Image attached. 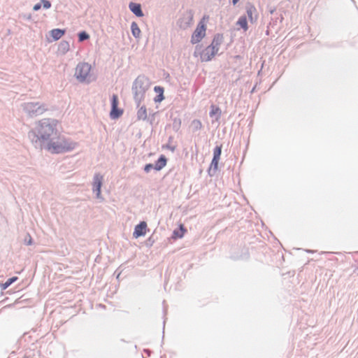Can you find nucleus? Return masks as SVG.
<instances>
[{
  "mask_svg": "<svg viewBox=\"0 0 358 358\" xmlns=\"http://www.w3.org/2000/svg\"><path fill=\"white\" fill-rule=\"evenodd\" d=\"M57 120L43 118L36 122L34 129L28 133V137L36 148L48 150V145L52 143L57 137Z\"/></svg>",
  "mask_w": 358,
  "mask_h": 358,
  "instance_id": "f257e3e1",
  "label": "nucleus"
},
{
  "mask_svg": "<svg viewBox=\"0 0 358 358\" xmlns=\"http://www.w3.org/2000/svg\"><path fill=\"white\" fill-rule=\"evenodd\" d=\"M150 86V82L148 77L144 75H139L133 82L131 92L136 107L144 101L145 92Z\"/></svg>",
  "mask_w": 358,
  "mask_h": 358,
  "instance_id": "f03ea898",
  "label": "nucleus"
},
{
  "mask_svg": "<svg viewBox=\"0 0 358 358\" xmlns=\"http://www.w3.org/2000/svg\"><path fill=\"white\" fill-rule=\"evenodd\" d=\"M78 146V143L61 136L59 133L52 143L48 145V151L52 154L66 153L73 150Z\"/></svg>",
  "mask_w": 358,
  "mask_h": 358,
  "instance_id": "7ed1b4c3",
  "label": "nucleus"
},
{
  "mask_svg": "<svg viewBox=\"0 0 358 358\" xmlns=\"http://www.w3.org/2000/svg\"><path fill=\"white\" fill-rule=\"evenodd\" d=\"M21 108L27 116L30 117L41 115L48 110L46 104L39 101L22 103Z\"/></svg>",
  "mask_w": 358,
  "mask_h": 358,
  "instance_id": "20e7f679",
  "label": "nucleus"
},
{
  "mask_svg": "<svg viewBox=\"0 0 358 358\" xmlns=\"http://www.w3.org/2000/svg\"><path fill=\"white\" fill-rule=\"evenodd\" d=\"M217 53L214 48L210 45L207 46L205 49H201V45H197L195 47L194 56L200 55L201 62H209Z\"/></svg>",
  "mask_w": 358,
  "mask_h": 358,
  "instance_id": "39448f33",
  "label": "nucleus"
},
{
  "mask_svg": "<svg viewBox=\"0 0 358 358\" xmlns=\"http://www.w3.org/2000/svg\"><path fill=\"white\" fill-rule=\"evenodd\" d=\"M90 71L91 66L88 63H79L76 68L75 76L80 82H84Z\"/></svg>",
  "mask_w": 358,
  "mask_h": 358,
  "instance_id": "423d86ee",
  "label": "nucleus"
},
{
  "mask_svg": "<svg viewBox=\"0 0 358 358\" xmlns=\"http://www.w3.org/2000/svg\"><path fill=\"white\" fill-rule=\"evenodd\" d=\"M194 13L192 10H187L184 12L182 16L178 19L177 24L182 29H187L193 22Z\"/></svg>",
  "mask_w": 358,
  "mask_h": 358,
  "instance_id": "0eeeda50",
  "label": "nucleus"
},
{
  "mask_svg": "<svg viewBox=\"0 0 358 358\" xmlns=\"http://www.w3.org/2000/svg\"><path fill=\"white\" fill-rule=\"evenodd\" d=\"M206 27L204 24L202 22H200L194 31L193 32L192 37H191V43L192 44H196L199 43L201 39L205 36L206 35Z\"/></svg>",
  "mask_w": 358,
  "mask_h": 358,
  "instance_id": "6e6552de",
  "label": "nucleus"
},
{
  "mask_svg": "<svg viewBox=\"0 0 358 358\" xmlns=\"http://www.w3.org/2000/svg\"><path fill=\"white\" fill-rule=\"evenodd\" d=\"M103 176L100 173H95L93 177L92 191L96 194V197L99 199L103 200L101 195V188L102 186Z\"/></svg>",
  "mask_w": 358,
  "mask_h": 358,
  "instance_id": "1a4fd4ad",
  "label": "nucleus"
},
{
  "mask_svg": "<svg viewBox=\"0 0 358 358\" xmlns=\"http://www.w3.org/2000/svg\"><path fill=\"white\" fill-rule=\"evenodd\" d=\"M138 108L136 113V117L138 120H147L150 122V124H152L154 120L155 113L152 115V117H148L147 114V108L145 106H139V107H136Z\"/></svg>",
  "mask_w": 358,
  "mask_h": 358,
  "instance_id": "9d476101",
  "label": "nucleus"
},
{
  "mask_svg": "<svg viewBox=\"0 0 358 358\" xmlns=\"http://www.w3.org/2000/svg\"><path fill=\"white\" fill-rule=\"evenodd\" d=\"M147 223L144 221L140 222L139 224L135 226L134 231L133 232V236L137 238L141 236H143L146 234Z\"/></svg>",
  "mask_w": 358,
  "mask_h": 358,
  "instance_id": "9b49d317",
  "label": "nucleus"
},
{
  "mask_svg": "<svg viewBox=\"0 0 358 358\" xmlns=\"http://www.w3.org/2000/svg\"><path fill=\"white\" fill-rule=\"evenodd\" d=\"M247 16L249 18L250 22L253 24L256 22L257 20V15H254L257 12L256 8L251 3H248L245 6Z\"/></svg>",
  "mask_w": 358,
  "mask_h": 358,
  "instance_id": "f8f14e48",
  "label": "nucleus"
},
{
  "mask_svg": "<svg viewBox=\"0 0 358 358\" xmlns=\"http://www.w3.org/2000/svg\"><path fill=\"white\" fill-rule=\"evenodd\" d=\"M129 8L136 17H141L144 16V13L140 3L130 2L129 4Z\"/></svg>",
  "mask_w": 358,
  "mask_h": 358,
  "instance_id": "ddd939ff",
  "label": "nucleus"
},
{
  "mask_svg": "<svg viewBox=\"0 0 358 358\" xmlns=\"http://www.w3.org/2000/svg\"><path fill=\"white\" fill-rule=\"evenodd\" d=\"M223 35L222 34H216L211 42V43L209 45L210 47L214 48V50H216L217 52L219 50L220 45L223 42Z\"/></svg>",
  "mask_w": 358,
  "mask_h": 358,
  "instance_id": "4468645a",
  "label": "nucleus"
},
{
  "mask_svg": "<svg viewBox=\"0 0 358 358\" xmlns=\"http://www.w3.org/2000/svg\"><path fill=\"white\" fill-rule=\"evenodd\" d=\"M167 164V158L164 155H161L158 159L155 162L154 165V169L155 171H160L166 166Z\"/></svg>",
  "mask_w": 358,
  "mask_h": 358,
  "instance_id": "2eb2a0df",
  "label": "nucleus"
},
{
  "mask_svg": "<svg viewBox=\"0 0 358 358\" xmlns=\"http://www.w3.org/2000/svg\"><path fill=\"white\" fill-rule=\"evenodd\" d=\"M70 50V44L69 42L66 40H62L59 42L57 52L59 54L62 55H64L66 54Z\"/></svg>",
  "mask_w": 358,
  "mask_h": 358,
  "instance_id": "dca6fc26",
  "label": "nucleus"
},
{
  "mask_svg": "<svg viewBox=\"0 0 358 358\" xmlns=\"http://www.w3.org/2000/svg\"><path fill=\"white\" fill-rule=\"evenodd\" d=\"M221 114H222V111H221V109L220 108V107L215 106V105L210 106V112H209V115L210 117H215V120H218L221 117Z\"/></svg>",
  "mask_w": 358,
  "mask_h": 358,
  "instance_id": "f3484780",
  "label": "nucleus"
},
{
  "mask_svg": "<svg viewBox=\"0 0 358 358\" xmlns=\"http://www.w3.org/2000/svg\"><path fill=\"white\" fill-rule=\"evenodd\" d=\"M219 159L213 158L210 167L208 170V173L210 176H213L217 171Z\"/></svg>",
  "mask_w": 358,
  "mask_h": 358,
  "instance_id": "a211bd4d",
  "label": "nucleus"
},
{
  "mask_svg": "<svg viewBox=\"0 0 358 358\" xmlns=\"http://www.w3.org/2000/svg\"><path fill=\"white\" fill-rule=\"evenodd\" d=\"M65 34L64 29H53L50 31V35L54 41L59 40Z\"/></svg>",
  "mask_w": 358,
  "mask_h": 358,
  "instance_id": "6ab92c4d",
  "label": "nucleus"
},
{
  "mask_svg": "<svg viewBox=\"0 0 358 358\" xmlns=\"http://www.w3.org/2000/svg\"><path fill=\"white\" fill-rule=\"evenodd\" d=\"M187 231L186 229L183 225H180V228L178 229H175L173 231V238H181L183 237L185 233Z\"/></svg>",
  "mask_w": 358,
  "mask_h": 358,
  "instance_id": "aec40b11",
  "label": "nucleus"
},
{
  "mask_svg": "<svg viewBox=\"0 0 358 358\" xmlns=\"http://www.w3.org/2000/svg\"><path fill=\"white\" fill-rule=\"evenodd\" d=\"M236 24L240 26L245 31H247L248 29L247 17L245 15L241 16L236 22Z\"/></svg>",
  "mask_w": 358,
  "mask_h": 358,
  "instance_id": "412c9836",
  "label": "nucleus"
},
{
  "mask_svg": "<svg viewBox=\"0 0 358 358\" xmlns=\"http://www.w3.org/2000/svg\"><path fill=\"white\" fill-rule=\"evenodd\" d=\"M131 31L133 36L135 38H139L141 36V29H139L137 23L136 22H131Z\"/></svg>",
  "mask_w": 358,
  "mask_h": 358,
  "instance_id": "4be33fe9",
  "label": "nucleus"
},
{
  "mask_svg": "<svg viewBox=\"0 0 358 358\" xmlns=\"http://www.w3.org/2000/svg\"><path fill=\"white\" fill-rule=\"evenodd\" d=\"M123 113V110L120 109L118 107L111 108L110 112V117L111 119H117L119 118Z\"/></svg>",
  "mask_w": 358,
  "mask_h": 358,
  "instance_id": "5701e85b",
  "label": "nucleus"
},
{
  "mask_svg": "<svg viewBox=\"0 0 358 358\" xmlns=\"http://www.w3.org/2000/svg\"><path fill=\"white\" fill-rule=\"evenodd\" d=\"M17 280V277L13 276L12 278H8L4 283L1 285V287L2 289H7L10 285H11L13 282H15Z\"/></svg>",
  "mask_w": 358,
  "mask_h": 358,
  "instance_id": "b1692460",
  "label": "nucleus"
},
{
  "mask_svg": "<svg viewBox=\"0 0 358 358\" xmlns=\"http://www.w3.org/2000/svg\"><path fill=\"white\" fill-rule=\"evenodd\" d=\"M222 145H216L215 147V148L213 149V158H216V159H220V156H221V154H222Z\"/></svg>",
  "mask_w": 358,
  "mask_h": 358,
  "instance_id": "393cba45",
  "label": "nucleus"
},
{
  "mask_svg": "<svg viewBox=\"0 0 358 358\" xmlns=\"http://www.w3.org/2000/svg\"><path fill=\"white\" fill-rule=\"evenodd\" d=\"M78 38L79 42H83L90 38V35L85 31H82L78 34Z\"/></svg>",
  "mask_w": 358,
  "mask_h": 358,
  "instance_id": "a878e982",
  "label": "nucleus"
},
{
  "mask_svg": "<svg viewBox=\"0 0 358 358\" xmlns=\"http://www.w3.org/2000/svg\"><path fill=\"white\" fill-rule=\"evenodd\" d=\"M194 131H199L202 127L201 122L199 120H194L192 122Z\"/></svg>",
  "mask_w": 358,
  "mask_h": 358,
  "instance_id": "bb28decb",
  "label": "nucleus"
},
{
  "mask_svg": "<svg viewBox=\"0 0 358 358\" xmlns=\"http://www.w3.org/2000/svg\"><path fill=\"white\" fill-rule=\"evenodd\" d=\"M181 124V120L180 118H174L173 122V128L174 130L178 131Z\"/></svg>",
  "mask_w": 358,
  "mask_h": 358,
  "instance_id": "cd10ccee",
  "label": "nucleus"
},
{
  "mask_svg": "<svg viewBox=\"0 0 358 358\" xmlns=\"http://www.w3.org/2000/svg\"><path fill=\"white\" fill-rule=\"evenodd\" d=\"M111 108H116L118 106V97L117 95L113 94L110 100Z\"/></svg>",
  "mask_w": 358,
  "mask_h": 358,
  "instance_id": "c85d7f7f",
  "label": "nucleus"
},
{
  "mask_svg": "<svg viewBox=\"0 0 358 358\" xmlns=\"http://www.w3.org/2000/svg\"><path fill=\"white\" fill-rule=\"evenodd\" d=\"M24 243L26 245H31L33 244V239L29 234H27L24 239Z\"/></svg>",
  "mask_w": 358,
  "mask_h": 358,
  "instance_id": "c756f323",
  "label": "nucleus"
},
{
  "mask_svg": "<svg viewBox=\"0 0 358 358\" xmlns=\"http://www.w3.org/2000/svg\"><path fill=\"white\" fill-rule=\"evenodd\" d=\"M41 6L45 10H48L51 8L52 4L49 0H41Z\"/></svg>",
  "mask_w": 358,
  "mask_h": 358,
  "instance_id": "7c9ffc66",
  "label": "nucleus"
},
{
  "mask_svg": "<svg viewBox=\"0 0 358 358\" xmlns=\"http://www.w3.org/2000/svg\"><path fill=\"white\" fill-rule=\"evenodd\" d=\"M164 99H165V97L164 96V93H161L160 94H157L154 98V101L155 103H161Z\"/></svg>",
  "mask_w": 358,
  "mask_h": 358,
  "instance_id": "2f4dec72",
  "label": "nucleus"
},
{
  "mask_svg": "<svg viewBox=\"0 0 358 358\" xmlns=\"http://www.w3.org/2000/svg\"><path fill=\"white\" fill-rule=\"evenodd\" d=\"M154 167L152 164H147L145 165L143 170L145 173H149L152 169H154Z\"/></svg>",
  "mask_w": 358,
  "mask_h": 358,
  "instance_id": "473e14b6",
  "label": "nucleus"
},
{
  "mask_svg": "<svg viewBox=\"0 0 358 358\" xmlns=\"http://www.w3.org/2000/svg\"><path fill=\"white\" fill-rule=\"evenodd\" d=\"M154 91L157 94H160L161 93H164V89L163 87L157 85V86H155Z\"/></svg>",
  "mask_w": 358,
  "mask_h": 358,
  "instance_id": "72a5a7b5",
  "label": "nucleus"
},
{
  "mask_svg": "<svg viewBox=\"0 0 358 358\" xmlns=\"http://www.w3.org/2000/svg\"><path fill=\"white\" fill-rule=\"evenodd\" d=\"M41 8V2H40V3H36V4L34 6V7H33V10H34V11H38V10H39Z\"/></svg>",
  "mask_w": 358,
  "mask_h": 358,
  "instance_id": "f704fd0d",
  "label": "nucleus"
},
{
  "mask_svg": "<svg viewBox=\"0 0 358 358\" xmlns=\"http://www.w3.org/2000/svg\"><path fill=\"white\" fill-rule=\"evenodd\" d=\"M121 273H122V271H118V269H117V270L115 271L114 275H116V278H117V280H119V278H120V275Z\"/></svg>",
  "mask_w": 358,
  "mask_h": 358,
  "instance_id": "c9c22d12",
  "label": "nucleus"
},
{
  "mask_svg": "<svg viewBox=\"0 0 358 358\" xmlns=\"http://www.w3.org/2000/svg\"><path fill=\"white\" fill-rule=\"evenodd\" d=\"M144 352H145V353H147L148 355H150V352H151V351H150V350H148V349H145V350H144Z\"/></svg>",
  "mask_w": 358,
  "mask_h": 358,
  "instance_id": "e433bc0d",
  "label": "nucleus"
},
{
  "mask_svg": "<svg viewBox=\"0 0 358 358\" xmlns=\"http://www.w3.org/2000/svg\"><path fill=\"white\" fill-rule=\"evenodd\" d=\"M239 0H232V3L234 6H235L238 2Z\"/></svg>",
  "mask_w": 358,
  "mask_h": 358,
  "instance_id": "4c0bfd02",
  "label": "nucleus"
},
{
  "mask_svg": "<svg viewBox=\"0 0 358 358\" xmlns=\"http://www.w3.org/2000/svg\"><path fill=\"white\" fill-rule=\"evenodd\" d=\"M31 18V15H29V16H27V19L28 20H30Z\"/></svg>",
  "mask_w": 358,
  "mask_h": 358,
  "instance_id": "58836bf2",
  "label": "nucleus"
},
{
  "mask_svg": "<svg viewBox=\"0 0 358 358\" xmlns=\"http://www.w3.org/2000/svg\"><path fill=\"white\" fill-rule=\"evenodd\" d=\"M289 272L288 271V272H287L286 273H282V275H287V274H289Z\"/></svg>",
  "mask_w": 358,
  "mask_h": 358,
  "instance_id": "ea45409f",
  "label": "nucleus"
},
{
  "mask_svg": "<svg viewBox=\"0 0 358 358\" xmlns=\"http://www.w3.org/2000/svg\"><path fill=\"white\" fill-rule=\"evenodd\" d=\"M171 149L172 151H173L175 150V148L172 147Z\"/></svg>",
  "mask_w": 358,
  "mask_h": 358,
  "instance_id": "a19ab883",
  "label": "nucleus"
},
{
  "mask_svg": "<svg viewBox=\"0 0 358 358\" xmlns=\"http://www.w3.org/2000/svg\"><path fill=\"white\" fill-rule=\"evenodd\" d=\"M255 91V87L252 90L251 92L252 93Z\"/></svg>",
  "mask_w": 358,
  "mask_h": 358,
  "instance_id": "79ce46f5",
  "label": "nucleus"
},
{
  "mask_svg": "<svg viewBox=\"0 0 358 358\" xmlns=\"http://www.w3.org/2000/svg\"><path fill=\"white\" fill-rule=\"evenodd\" d=\"M163 324H164V326L165 325V320H164Z\"/></svg>",
  "mask_w": 358,
  "mask_h": 358,
  "instance_id": "37998d69",
  "label": "nucleus"
}]
</instances>
